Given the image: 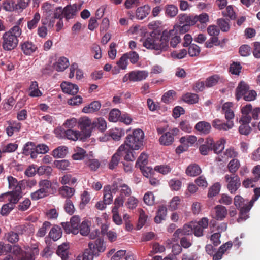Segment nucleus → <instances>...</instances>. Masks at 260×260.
Masks as SVG:
<instances>
[{
    "instance_id": "obj_1",
    "label": "nucleus",
    "mask_w": 260,
    "mask_h": 260,
    "mask_svg": "<svg viewBox=\"0 0 260 260\" xmlns=\"http://www.w3.org/2000/svg\"><path fill=\"white\" fill-rule=\"evenodd\" d=\"M147 49H153L159 52L167 51L169 48V41L170 45L175 48L181 41V38L175 29L164 30L161 34L159 24L156 22L150 23L148 25Z\"/></svg>"
},
{
    "instance_id": "obj_2",
    "label": "nucleus",
    "mask_w": 260,
    "mask_h": 260,
    "mask_svg": "<svg viewBox=\"0 0 260 260\" xmlns=\"http://www.w3.org/2000/svg\"><path fill=\"white\" fill-rule=\"evenodd\" d=\"M22 30L18 26H14L8 31L3 34L2 37V46L5 51H10L18 45Z\"/></svg>"
},
{
    "instance_id": "obj_3",
    "label": "nucleus",
    "mask_w": 260,
    "mask_h": 260,
    "mask_svg": "<svg viewBox=\"0 0 260 260\" xmlns=\"http://www.w3.org/2000/svg\"><path fill=\"white\" fill-rule=\"evenodd\" d=\"M144 132L139 128L134 129L125 138L124 143L132 150H138L143 148Z\"/></svg>"
},
{
    "instance_id": "obj_4",
    "label": "nucleus",
    "mask_w": 260,
    "mask_h": 260,
    "mask_svg": "<svg viewBox=\"0 0 260 260\" xmlns=\"http://www.w3.org/2000/svg\"><path fill=\"white\" fill-rule=\"evenodd\" d=\"M88 247L89 248L85 249L83 254V260H93L94 256H99V253L103 252L106 249L104 241L101 239L89 242Z\"/></svg>"
},
{
    "instance_id": "obj_5",
    "label": "nucleus",
    "mask_w": 260,
    "mask_h": 260,
    "mask_svg": "<svg viewBox=\"0 0 260 260\" xmlns=\"http://www.w3.org/2000/svg\"><path fill=\"white\" fill-rule=\"evenodd\" d=\"M134 150L124 143L119 147L116 153L120 158L123 157L125 161L133 162L136 157Z\"/></svg>"
},
{
    "instance_id": "obj_6",
    "label": "nucleus",
    "mask_w": 260,
    "mask_h": 260,
    "mask_svg": "<svg viewBox=\"0 0 260 260\" xmlns=\"http://www.w3.org/2000/svg\"><path fill=\"white\" fill-rule=\"evenodd\" d=\"M78 125L85 138L90 136L92 130L93 128V125L89 118L87 117L80 118L78 122Z\"/></svg>"
},
{
    "instance_id": "obj_7",
    "label": "nucleus",
    "mask_w": 260,
    "mask_h": 260,
    "mask_svg": "<svg viewBox=\"0 0 260 260\" xmlns=\"http://www.w3.org/2000/svg\"><path fill=\"white\" fill-rule=\"evenodd\" d=\"M227 183V189L231 194H235L241 186V181L238 175L226 174L224 176Z\"/></svg>"
},
{
    "instance_id": "obj_8",
    "label": "nucleus",
    "mask_w": 260,
    "mask_h": 260,
    "mask_svg": "<svg viewBox=\"0 0 260 260\" xmlns=\"http://www.w3.org/2000/svg\"><path fill=\"white\" fill-rule=\"evenodd\" d=\"M179 130L177 128H174L171 132H167L161 135L159 141L161 145L169 146L172 144L174 140V136L177 135Z\"/></svg>"
},
{
    "instance_id": "obj_9",
    "label": "nucleus",
    "mask_w": 260,
    "mask_h": 260,
    "mask_svg": "<svg viewBox=\"0 0 260 260\" xmlns=\"http://www.w3.org/2000/svg\"><path fill=\"white\" fill-rule=\"evenodd\" d=\"M39 249L37 244H32L27 249V251H25L18 260H35L36 256L39 254Z\"/></svg>"
},
{
    "instance_id": "obj_10",
    "label": "nucleus",
    "mask_w": 260,
    "mask_h": 260,
    "mask_svg": "<svg viewBox=\"0 0 260 260\" xmlns=\"http://www.w3.org/2000/svg\"><path fill=\"white\" fill-rule=\"evenodd\" d=\"M193 232L192 223L190 224H185L182 229H178L173 235V241L177 242L181 237L191 235Z\"/></svg>"
},
{
    "instance_id": "obj_11",
    "label": "nucleus",
    "mask_w": 260,
    "mask_h": 260,
    "mask_svg": "<svg viewBox=\"0 0 260 260\" xmlns=\"http://www.w3.org/2000/svg\"><path fill=\"white\" fill-rule=\"evenodd\" d=\"M214 128L218 131H226L233 128L234 126L233 121H226L224 122L219 119H215L212 122Z\"/></svg>"
},
{
    "instance_id": "obj_12",
    "label": "nucleus",
    "mask_w": 260,
    "mask_h": 260,
    "mask_svg": "<svg viewBox=\"0 0 260 260\" xmlns=\"http://www.w3.org/2000/svg\"><path fill=\"white\" fill-rule=\"evenodd\" d=\"M196 26L201 30H204L207 26V23L209 21V17L207 13H202L199 15H195Z\"/></svg>"
},
{
    "instance_id": "obj_13",
    "label": "nucleus",
    "mask_w": 260,
    "mask_h": 260,
    "mask_svg": "<svg viewBox=\"0 0 260 260\" xmlns=\"http://www.w3.org/2000/svg\"><path fill=\"white\" fill-rule=\"evenodd\" d=\"M171 170L172 168L168 165L156 166L154 168V170H153L152 168L147 167V178L149 177V174H150V176L153 175L155 174V171L163 175H166L169 173Z\"/></svg>"
},
{
    "instance_id": "obj_14",
    "label": "nucleus",
    "mask_w": 260,
    "mask_h": 260,
    "mask_svg": "<svg viewBox=\"0 0 260 260\" xmlns=\"http://www.w3.org/2000/svg\"><path fill=\"white\" fill-rule=\"evenodd\" d=\"M21 49L26 55H30L38 49L36 45L32 42L26 41L21 43Z\"/></svg>"
},
{
    "instance_id": "obj_15",
    "label": "nucleus",
    "mask_w": 260,
    "mask_h": 260,
    "mask_svg": "<svg viewBox=\"0 0 260 260\" xmlns=\"http://www.w3.org/2000/svg\"><path fill=\"white\" fill-rule=\"evenodd\" d=\"M60 86L62 91L69 94L75 95L79 91L78 86L70 82H63L61 84Z\"/></svg>"
},
{
    "instance_id": "obj_16",
    "label": "nucleus",
    "mask_w": 260,
    "mask_h": 260,
    "mask_svg": "<svg viewBox=\"0 0 260 260\" xmlns=\"http://www.w3.org/2000/svg\"><path fill=\"white\" fill-rule=\"evenodd\" d=\"M135 167L139 169L143 175L146 177V154L143 152L138 157Z\"/></svg>"
},
{
    "instance_id": "obj_17",
    "label": "nucleus",
    "mask_w": 260,
    "mask_h": 260,
    "mask_svg": "<svg viewBox=\"0 0 260 260\" xmlns=\"http://www.w3.org/2000/svg\"><path fill=\"white\" fill-rule=\"evenodd\" d=\"M249 89V85L244 81H241L236 89V99L239 101L242 97L247 94Z\"/></svg>"
},
{
    "instance_id": "obj_18",
    "label": "nucleus",
    "mask_w": 260,
    "mask_h": 260,
    "mask_svg": "<svg viewBox=\"0 0 260 260\" xmlns=\"http://www.w3.org/2000/svg\"><path fill=\"white\" fill-rule=\"evenodd\" d=\"M70 246L69 243H63L58 246L56 254L60 257L62 260H68L69 255Z\"/></svg>"
},
{
    "instance_id": "obj_19",
    "label": "nucleus",
    "mask_w": 260,
    "mask_h": 260,
    "mask_svg": "<svg viewBox=\"0 0 260 260\" xmlns=\"http://www.w3.org/2000/svg\"><path fill=\"white\" fill-rule=\"evenodd\" d=\"M8 126L6 128V132L9 137L13 136L14 133L20 131L21 127V124L17 121H7Z\"/></svg>"
},
{
    "instance_id": "obj_20",
    "label": "nucleus",
    "mask_w": 260,
    "mask_h": 260,
    "mask_svg": "<svg viewBox=\"0 0 260 260\" xmlns=\"http://www.w3.org/2000/svg\"><path fill=\"white\" fill-rule=\"evenodd\" d=\"M178 18L180 24H185L189 27L196 24L194 15L180 14L179 15Z\"/></svg>"
},
{
    "instance_id": "obj_21",
    "label": "nucleus",
    "mask_w": 260,
    "mask_h": 260,
    "mask_svg": "<svg viewBox=\"0 0 260 260\" xmlns=\"http://www.w3.org/2000/svg\"><path fill=\"white\" fill-rule=\"evenodd\" d=\"M213 139L211 138H207L204 144L199 147V151L202 155H206L209 152L212 150Z\"/></svg>"
},
{
    "instance_id": "obj_22",
    "label": "nucleus",
    "mask_w": 260,
    "mask_h": 260,
    "mask_svg": "<svg viewBox=\"0 0 260 260\" xmlns=\"http://www.w3.org/2000/svg\"><path fill=\"white\" fill-rule=\"evenodd\" d=\"M21 194V191H12L2 194V197H6L9 201V203H12L15 205L22 197Z\"/></svg>"
},
{
    "instance_id": "obj_23",
    "label": "nucleus",
    "mask_w": 260,
    "mask_h": 260,
    "mask_svg": "<svg viewBox=\"0 0 260 260\" xmlns=\"http://www.w3.org/2000/svg\"><path fill=\"white\" fill-rule=\"evenodd\" d=\"M215 215L213 216L214 218L218 220H222L224 219L227 214L228 211L225 207L218 205L214 208Z\"/></svg>"
},
{
    "instance_id": "obj_24",
    "label": "nucleus",
    "mask_w": 260,
    "mask_h": 260,
    "mask_svg": "<svg viewBox=\"0 0 260 260\" xmlns=\"http://www.w3.org/2000/svg\"><path fill=\"white\" fill-rule=\"evenodd\" d=\"M195 129L201 133L205 135L208 134L211 129V124L206 121H202L198 122L195 125Z\"/></svg>"
},
{
    "instance_id": "obj_25",
    "label": "nucleus",
    "mask_w": 260,
    "mask_h": 260,
    "mask_svg": "<svg viewBox=\"0 0 260 260\" xmlns=\"http://www.w3.org/2000/svg\"><path fill=\"white\" fill-rule=\"evenodd\" d=\"M75 189L74 188L63 185L59 188V194L63 198L70 199L73 197L75 193Z\"/></svg>"
},
{
    "instance_id": "obj_26",
    "label": "nucleus",
    "mask_w": 260,
    "mask_h": 260,
    "mask_svg": "<svg viewBox=\"0 0 260 260\" xmlns=\"http://www.w3.org/2000/svg\"><path fill=\"white\" fill-rule=\"evenodd\" d=\"M64 17L67 20L73 18L76 15L77 11V6L76 5H69L63 9Z\"/></svg>"
},
{
    "instance_id": "obj_27",
    "label": "nucleus",
    "mask_w": 260,
    "mask_h": 260,
    "mask_svg": "<svg viewBox=\"0 0 260 260\" xmlns=\"http://www.w3.org/2000/svg\"><path fill=\"white\" fill-rule=\"evenodd\" d=\"M23 154L25 155H30L31 158L35 159L37 158L35 153V145L32 142L26 143L23 149Z\"/></svg>"
},
{
    "instance_id": "obj_28",
    "label": "nucleus",
    "mask_w": 260,
    "mask_h": 260,
    "mask_svg": "<svg viewBox=\"0 0 260 260\" xmlns=\"http://www.w3.org/2000/svg\"><path fill=\"white\" fill-rule=\"evenodd\" d=\"M233 245L231 241H229L226 243L222 245L218 250L216 251L215 254L213 256V260H219L221 259L223 254L229 248H231Z\"/></svg>"
},
{
    "instance_id": "obj_29",
    "label": "nucleus",
    "mask_w": 260,
    "mask_h": 260,
    "mask_svg": "<svg viewBox=\"0 0 260 260\" xmlns=\"http://www.w3.org/2000/svg\"><path fill=\"white\" fill-rule=\"evenodd\" d=\"M202 170L200 166L196 164H191L186 168L185 173L187 175L194 177L200 175Z\"/></svg>"
},
{
    "instance_id": "obj_30",
    "label": "nucleus",
    "mask_w": 260,
    "mask_h": 260,
    "mask_svg": "<svg viewBox=\"0 0 260 260\" xmlns=\"http://www.w3.org/2000/svg\"><path fill=\"white\" fill-rule=\"evenodd\" d=\"M252 205L253 204L252 201H251L249 205H244L239 209H240V214L239 218L238 219V222H240V220H245L248 218L247 213L250 211Z\"/></svg>"
},
{
    "instance_id": "obj_31",
    "label": "nucleus",
    "mask_w": 260,
    "mask_h": 260,
    "mask_svg": "<svg viewBox=\"0 0 260 260\" xmlns=\"http://www.w3.org/2000/svg\"><path fill=\"white\" fill-rule=\"evenodd\" d=\"M69 64V61L67 58L60 57L54 64V68L58 72H62L67 69Z\"/></svg>"
},
{
    "instance_id": "obj_32",
    "label": "nucleus",
    "mask_w": 260,
    "mask_h": 260,
    "mask_svg": "<svg viewBox=\"0 0 260 260\" xmlns=\"http://www.w3.org/2000/svg\"><path fill=\"white\" fill-rule=\"evenodd\" d=\"M167 214V208L165 206H159L156 216L154 218V221L156 223H160L162 220H165Z\"/></svg>"
},
{
    "instance_id": "obj_33",
    "label": "nucleus",
    "mask_w": 260,
    "mask_h": 260,
    "mask_svg": "<svg viewBox=\"0 0 260 260\" xmlns=\"http://www.w3.org/2000/svg\"><path fill=\"white\" fill-rule=\"evenodd\" d=\"M130 75L131 81H140L146 78V73L145 71H133L130 72Z\"/></svg>"
},
{
    "instance_id": "obj_34",
    "label": "nucleus",
    "mask_w": 260,
    "mask_h": 260,
    "mask_svg": "<svg viewBox=\"0 0 260 260\" xmlns=\"http://www.w3.org/2000/svg\"><path fill=\"white\" fill-rule=\"evenodd\" d=\"M63 134L67 139L73 141L77 140L81 135L79 131L72 129L64 130Z\"/></svg>"
},
{
    "instance_id": "obj_35",
    "label": "nucleus",
    "mask_w": 260,
    "mask_h": 260,
    "mask_svg": "<svg viewBox=\"0 0 260 260\" xmlns=\"http://www.w3.org/2000/svg\"><path fill=\"white\" fill-rule=\"evenodd\" d=\"M199 95L196 93L187 92L182 96V100L189 104L197 103L199 101Z\"/></svg>"
},
{
    "instance_id": "obj_36",
    "label": "nucleus",
    "mask_w": 260,
    "mask_h": 260,
    "mask_svg": "<svg viewBox=\"0 0 260 260\" xmlns=\"http://www.w3.org/2000/svg\"><path fill=\"white\" fill-rule=\"evenodd\" d=\"M101 105L100 102L95 101L91 102L89 105L84 107L82 111L84 113H93L98 111L101 108Z\"/></svg>"
},
{
    "instance_id": "obj_37",
    "label": "nucleus",
    "mask_w": 260,
    "mask_h": 260,
    "mask_svg": "<svg viewBox=\"0 0 260 260\" xmlns=\"http://www.w3.org/2000/svg\"><path fill=\"white\" fill-rule=\"evenodd\" d=\"M29 95L31 97H39L42 95V92L38 88V84L36 81H32L29 88Z\"/></svg>"
},
{
    "instance_id": "obj_38",
    "label": "nucleus",
    "mask_w": 260,
    "mask_h": 260,
    "mask_svg": "<svg viewBox=\"0 0 260 260\" xmlns=\"http://www.w3.org/2000/svg\"><path fill=\"white\" fill-rule=\"evenodd\" d=\"M49 236L54 241L60 239L62 236V230L58 226H54L51 228Z\"/></svg>"
},
{
    "instance_id": "obj_39",
    "label": "nucleus",
    "mask_w": 260,
    "mask_h": 260,
    "mask_svg": "<svg viewBox=\"0 0 260 260\" xmlns=\"http://www.w3.org/2000/svg\"><path fill=\"white\" fill-rule=\"evenodd\" d=\"M103 201L107 205L110 204L113 201V195L112 194L110 185H107L104 187Z\"/></svg>"
},
{
    "instance_id": "obj_40",
    "label": "nucleus",
    "mask_w": 260,
    "mask_h": 260,
    "mask_svg": "<svg viewBox=\"0 0 260 260\" xmlns=\"http://www.w3.org/2000/svg\"><path fill=\"white\" fill-rule=\"evenodd\" d=\"M2 7L6 11L13 12L18 11L16 3L13 0H6L4 1Z\"/></svg>"
},
{
    "instance_id": "obj_41",
    "label": "nucleus",
    "mask_w": 260,
    "mask_h": 260,
    "mask_svg": "<svg viewBox=\"0 0 260 260\" xmlns=\"http://www.w3.org/2000/svg\"><path fill=\"white\" fill-rule=\"evenodd\" d=\"M68 152V148L60 146L55 149L52 152V155L55 158H63Z\"/></svg>"
},
{
    "instance_id": "obj_42",
    "label": "nucleus",
    "mask_w": 260,
    "mask_h": 260,
    "mask_svg": "<svg viewBox=\"0 0 260 260\" xmlns=\"http://www.w3.org/2000/svg\"><path fill=\"white\" fill-rule=\"evenodd\" d=\"M225 143L226 140L224 139H221L217 141L215 143L213 141L212 150L214 153L217 154L221 153L224 149V145Z\"/></svg>"
},
{
    "instance_id": "obj_43",
    "label": "nucleus",
    "mask_w": 260,
    "mask_h": 260,
    "mask_svg": "<svg viewBox=\"0 0 260 260\" xmlns=\"http://www.w3.org/2000/svg\"><path fill=\"white\" fill-rule=\"evenodd\" d=\"M9 187L13 189V191H21V187L17 180L12 176L8 177Z\"/></svg>"
},
{
    "instance_id": "obj_44",
    "label": "nucleus",
    "mask_w": 260,
    "mask_h": 260,
    "mask_svg": "<svg viewBox=\"0 0 260 260\" xmlns=\"http://www.w3.org/2000/svg\"><path fill=\"white\" fill-rule=\"evenodd\" d=\"M180 142L187 147L189 145H192L197 141V137L193 135H187L180 138Z\"/></svg>"
},
{
    "instance_id": "obj_45",
    "label": "nucleus",
    "mask_w": 260,
    "mask_h": 260,
    "mask_svg": "<svg viewBox=\"0 0 260 260\" xmlns=\"http://www.w3.org/2000/svg\"><path fill=\"white\" fill-rule=\"evenodd\" d=\"M138 212L139 213V217L136 228L137 230H140L146 222V216L145 215V211L142 209H139Z\"/></svg>"
},
{
    "instance_id": "obj_46",
    "label": "nucleus",
    "mask_w": 260,
    "mask_h": 260,
    "mask_svg": "<svg viewBox=\"0 0 260 260\" xmlns=\"http://www.w3.org/2000/svg\"><path fill=\"white\" fill-rule=\"evenodd\" d=\"M222 14L223 16L228 17L231 20L236 19L237 17L232 5L226 6L225 9L222 11Z\"/></svg>"
},
{
    "instance_id": "obj_47",
    "label": "nucleus",
    "mask_w": 260,
    "mask_h": 260,
    "mask_svg": "<svg viewBox=\"0 0 260 260\" xmlns=\"http://www.w3.org/2000/svg\"><path fill=\"white\" fill-rule=\"evenodd\" d=\"M240 166V163L238 159H233L228 164V167L230 172L232 174H235Z\"/></svg>"
},
{
    "instance_id": "obj_48",
    "label": "nucleus",
    "mask_w": 260,
    "mask_h": 260,
    "mask_svg": "<svg viewBox=\"0 0 260 260\" xmlns=\"http://www.w3.org/2000/svg\"><path fill=\"white\" fill-rule=\"evenodd\" d=\"M217 24L222 31L227 32L230 29L229 19H225L223 18L218 19L217 20Z\"/></svg>"
},
{
    "instance_id": "obj_49",
    "label": "nucleus",
    "mask_w": 260,
    "mask_h": 260,
    "mask_svg": "<svg viewBox=\"0 0 260 260\" xmlns=\"http://www.w3.org/2000/svg\"><path fill=\"white\" fill-rule=\"evenodd\" d=\"M91 223L88 221H83L79 226V232L83 236H87L90 232Z\"/></svg>"
},
{
    "instance_id": "obj_50",
    "label": "nucleus",
    "mask_w": 260,
    "mask_h": 260,
    "mask_svg": "<svg viewBox=\"0 0 260 260\" xmlns=\"http://www.w3.org/2000/svg\"><path fill=\"white\" fill-rule=\"evenodd\" d=\"M221 185L219 183L216 182L214 183L209 189L208 197L212 198L217 195L220 190Z\"/></svg>"
},
{
    "instance_id": "obj_51",
    "label": "nucleus",
    "mask_w": 260,
    "mask_h": 260,
    "mask_svg": "<svg viewBox=\"0 0 260 260\" xmlns=\"http://www.w3.org/2000/svg\"><path fill=\"white\" fill-rule=\"evenodd\" d=\"M41 18L40 14L38 12H36L32 20L27 22V27L29 30L35 28Z\"/></svg>"
},
{
    "instance_id": "obj_52",
    "label": "nucleus",
    "mask_w": 260,
    "mask_h": 260,
    "mask_svg": "<svg viewBox=\"0 0 260 260\" xmlns=\"http://www.w3.org/2000/svg\"><path fill=\"white\" fill-rule=\"evenodd\" d=\"M80 222V219L79 216H74L71 218V227L73 229V234H77L78 233Z\"/></svg>"
},
{
    "instance_id": "obj_53",
    "label": "nucleus",
    "mask_w": 260,
    "mask_h": 260,
    "mask_svg": "<svg viewBox=\"0 0 260 260\" xmlns=\"http://www.w3.org/2000/svg\"><path fill=\"white\" fill-rule=\"evenodd\" d=\"M220 79L218 75H214L207 78L205 81V85L207 87H211L216 85Z\"/></svg>"
},
{
    "instance_id": "obj_54",
    "label": "nucleus",
    "mask_w": 260,
    "mask_h": 260,
    "mask_svg": "<svg viewBox=\"0 0 260 260\" xmlns=\"http://www.w3.org/2000/svg\"><path fill=\"white\" fill-rule=\"evenodd\" d=\"M178 11L177 7L174 5H168L166 7V14L171 18L175 17Z\"/></svg>"
},
{
    "instance_id": "obj_55",
    "label": "nucleus",
    "mask_w": 260,
    "mask_h": 260,
    "mask_svg": "<svg viewBox=\"0 0 260 260\" xmlns=\"http://www.w3.org/2000/svg\"><path fill=\"white\" fill-rule=\"evenodd\" d=\"M93 127H96L99 130L104 132L107 128V123L103 118H99L93 122Z\"/></svg>"
},
{
    "instance_id": "obj_56",
    "label": "nucleus",
    "mask_w": 260,
    "mask_h": 260,
    "mask_svg": "<svg viewBox=\"0 0 260 260\" xmlns=\"http://www.w3.org/2000/svg\"><path fill=\"white\" fill-rule=\"evenodd\" d=\"M81 201L79 204V208L81 210L84 209L85 206L90 200V195L88 191H84L81 196Z\"/></svg>"
},
{
    "instance_id": "obj_57",
    "label": "nucleus",
    "mask_w": 260,
    "mask_h": 260,
    "mask_svg": "<svg viewBox=\"0 0 260 260\" xmlns=\"http://www.w3.org/2000/svg\"><path fill=\"white\" fill-rule=\"evenodd\" d=\"M39 186L41 189L44 190L45 192L48 194L49 190L52 186V183L48 180H41L39 182Z\"/></svg>"
},
{
    "instance_id": "obj_58",
    "label": "nucleus",
    "mask_w": 260,
    "mask_h": 260,
    "mask_svg": "<svg viewBox=\"0 0 260 260\" xmlns=\"http://www.w3.org/2000/svg\"><path fill=\"white\" fill-rule=\"evenodd\" d=\"M64 209L70 215H72L75 212V207L73 202L70 199H67L64 202Z\"/></svg>"
},
{
    "instance_id": "obj_59",
    "label": "nucleus",
    "mask_w": 260,
    "mask_h": 260,
    "mask_svg": "<svg viewBox=\"0 0 260 260\" xmlns=\"http://www.w3.org/2000/svg\"><path fill=\"white\" fill-rule=\"evenodd\" d=\"M120 195L119 196H122V198H124V197H130L132 193V190L131 188L127 185L124 183L121 184L120 186Z\"/></svg>"
},
{
    "instance_id": "obj_60",
    "label": "nucleus",
    "mask_w": 260,
    "mask_h": 260,
    "mask_svg": "<svg viewBox=\"0 0 260 260\" xmlns=\"http://www.w3.org/2000/svg\"><path fill=\"white\" fill-rule=\"evenodd\" d=\"M51 225V224L49 222L45 221L43 223L42 226L38 231L36 236L39 237H44L46 234L47 230L49 229Z\"/></svg>"
},
{
    "instance_id": "obj_61",
    "label": "nucleus",
    "mask_w": 260,
    "mask_h": 260,
    "mask_svg": "<svg viewBox=\"0 0 260 260\" xmlns=\"http://www.w3.org/2000/svg\"><path fill=\"white\" fill-rule=\"evenodd\" d=\"M121 113L117 109H112L109 115V120L112 122H116L120 118Z\"/></svg>"
},
{
    "instance_id": "obj_62",
    "label": "nucleus",
    "mask_w": 260,
    "mask_h": 260,
    "mask_svg": "<svg viewBox=\"0 0 260 260\" xmlns=\"http://www.w3.org/2000/svg\"><path fill=\"white\" fill-rule=\"evenodd\" d=\"M176 95V92L173 90H170L165 92L161 98V101L167 104L174 100V96Z\"/></svg>"
},
{
    "instance_id": "obj_63",
    "label": "nucleus",
    "mask_w": 260,
    "mask_h": 260,
    "mask_svg": "<svg viewBox=\"0 0 260 260\" xmlns=\"http://www.w3.org/2000/svg\"><path fill=\"white\" fill-rule=\"evenodd\" d=\"M201 49L199 46L195 44H191L188 48V54L191 57L197 56L199 55Z\"/></svg>"
},
{
    "instance_id": "obj_64",
    "label": "nucleus",
    "mask_w": 260,
    "mask_h": 260,
    "mask_svg": "<svg viewBox=\"0 0 260 260\" xmlns=\"http://www.w3.org/2000/svg\"><path fill=\"white\" fill-rule=\"evenodd\" d=\"M54 166L58 169L65 170L68 169L70 166V162L66 159L55 160L54 162Z\"/></svg>"
}]
</instances>
